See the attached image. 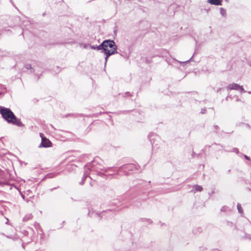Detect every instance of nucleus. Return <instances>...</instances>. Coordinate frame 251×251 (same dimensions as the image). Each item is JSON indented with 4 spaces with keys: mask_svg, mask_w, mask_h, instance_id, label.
Masks as SVG:
<instances>
[{
    "mask_svg": "<svg viewBox=\"0 0 251 251\" xmlns=\"http://www.w3.org/2000/svg\"><path fill=\"white\" fill-rule=\"evenodd\" d=\"M99 159V157H95L91 162L87 163L85 165V166L89 172L91 174L94 173V174H96L105 179L111 178L115 176V175L114 174H106V173L108 171H113L114 168L110 167L104 169V168L99 162L98 160Z\"/></svg>",
    "mask_w": 251,
    "mask_h": 251,
    "instance_id": "f257e3e1",
    "label": "nucleus"
},
{
    "mask_svg": "<svg viewBox=\"0 0 251 251\" xmlns=\"http://www.w3.org/2000/svg\"><path fill=\"white\" fill-rule=\"evenodd\" d=\"M0 114L4 120L9 124L17 126L20 127L25 126L21 119L16 116L10 108L0 105Z\"/></svg>",
    "mask_w": 251,
    "mask_h": 251,
    "instance_id": "f03ea898",
    "label": "nucleus"
},
{
    "mask_svg": "<svg viewBox=\"0 0 251 251\" xmlns=\"http://www.w3.org/2000/svg\"><path fill=\"white\" fill-rule=\"evenodd\" d=\"M103 42H105L104 46H103V53L105 55L104 65L105 66L110 56L118 53V47L113 40L105 39L103 41Z\"/></svg>",
    "mask_w": 251,
    "mask_h": 251,
    "instance_id": "7ed1b4c3",
    "label": "nucleus"
},
{
    "mask_svg": "<svg viewBox=\"0 0 251 251\" xmlns=\"http://www.w3.org/2000/svg\"><path fill=\"white\" fill-rule=\"evenodd\" d=\"M140 166L136 165L133 163H127L123 165L118 169H114L113 172H117L116 174H114L116 176L118 173L122 172L126 176H128L135 170H138Z\"/></svg>",
    "mask_w": 251,
    "mask_h": 251,
    "instance_id": "20e7f679",
    "label": "nucleus"
},
{
    "mask_svg": "<svg viewBox=\"0 0 251 251\" xmlns=\"http://www.w3.org/2000/svg\"><path fill=\"white\" fill-rule=\"evenodd\" d=\"M121 208H120L117 210H116L115 209H108L106 210H103L100 212H96V214L100 218V220H102L103 218H105L106 219H107L108 220L109 218L107 217L108 215L111 216V215L114 214L116 212H117L119 210H121Z\"/></svg>",
    "mask_w": 251,
    "mask_h": 251,
    "instance_id": "39448f33",
    "label": "nucleus"
},
{
    "mask_svg": "<svg viewBox=\"0 0 251 251\" xmlns=\"http://www.w3.org/2000/svg\"><path fill=\"white\" fill-rule=\"evenodd\" d=\"M40 136L41 138V142L38 146V148H49L52 145L51 142L45 136L43 133H40Z\"/></svg>",
    "mask_w": 251,
    "mask_h": 251,
    "instance_id": "423d86ee",
    "label": "nucleus"
},
{
    "mask_svg": "<svg viewBox=\"0 0 251 251\" xmlns=\"http://www.w3.org/2000/svg\"><path fill=\"white\" fill-rule=\"evenodd\" d=\"M198 53V50L197 49H195V50L193 54V55L191 56V57L188 60L185 61H179L177 60H175V62L179 63L180 65L184 66L186 64H187L188 63L190 62L194 61L195 62H199L200 61V59L194 60V58L195 55H196Z\"/></svg>",
    "mask_w": 251,
    "mask_h": 251,
    "instance_id": "0eeeda50",
    "label": "nucleus"
},
{
    "mask_svg": "<svg viewBox=\"0 0 251 251\" xmlns=\"http://www.w3.org/2000/svg\"><path fill=\"white\" fill-rule=\"evenodd\" d=\"M84 171L83 176L82 177L81 181L79 182V184L81 185H82L85 183V180L88 177H89L91 179H92L91 177L89 176L91 174L90 172H89V171L87 170L85 166H84Z\"/></svg>",
    "mask_w": 251,
    "mask_h": 251,
    "instance_id": "6e6552de",
    "label": "nucleus"
},
{
    "mask_svg": "<svg viewBox=\"0 0 251 251\" xmlns=\"http://www.w3.org/2000/svg\"><path fill=\"white\" fill-rule=\"evenodd\" d=\"M105 42H102L99 45H85L84 48L89 45L91 49L97 50L98 51H100L101 52L103 53V46H104Z\"/></svg>",
    "mask_w": 251,
    "mask_h": 251,
    "instance_id": "1a4fd4ad",
    "label": "nucleus"
},
{
    "mask_svg": "<svg viewBox=\"0 0 251 251\" xmlns=\"http://www.w3.org/2000/svg\"><path fill=\"white\" fill-rule=\"evenodd\" d=\"M207 2L216 6L222 5L223 0H207Z\"/></svg>",
    "mask_w": 251,
    "mask_h": 251,
    "instance_id": "9d476101",
    "label": "nucleus"
},
{
    "mask_svg": "<svg viewBox=\"0 0 251 251\" xmlns=\"http://www.w3.org/2000/svg\"><path fill=\"white\" fill-rule=\"evenodd\" d=\"M239 87V84L235 83H232L229 84L227 87V90H238V87Z\"/></svg>",
    "mask_w": 251,
    "mask_h": 251,
    "instance_id": "9b49d317",
    "label": "nucleus"
},
{
    "mask_svg": "<svg viewBox=\"0 0 251 251\" xmlns=\"http://www.w3.org/2000/svg\"><path fill=\"white\" fill-rule=\"evenodd\" d=\"M7 92V88L3 85L0 84V99Z\"/></svg>",
    "mask_w": 251,
    "mask_h": 251,
    "instance_id": "f8f14e48",
    "label": "nucleus"
},
{
    "mask_svg": "<svg viewBox=\"0 0 251 251\" xmlns=\"http://www.w3.org/2000/svg\"><path fill=\"white\" fill-rule=\"evenodd\" d=\"M24 68L27 71H29L30 73H32L35 71V69L30 64H25L24 66Z\"/></svg>",
    "mask_w": 251,
    "mask_h": 251,
    "instance_id": "ddd939ff",
    "label": "nucleus"
},
{
    "mask_svg": "<svg viewBox=\"0 0 251 251\" xmlns=\"http://www.w3.org/2000/svg\"><path fill=\"white\" fill-rule=\"evenodd\" d=\"M60 173H61V172H59L58 173H50L47 174L45 176L46 178H53V177L57 176Z\"/></svg>",
    "mask_w": 251,
    "mask_h": 251,
    "instance_id": "4468645a",
    "label": "nucleus"
},
{
    "mask_svg": "<svg viewBox=\"0 0 251 251\" xmlns=\"http://www.w3.org/2000/svg\"><path fill=\"white\" fill-rule=\"evenodd\" d=\"M202 232V229L201 227L200 226L194 227L193 229V233L195 235L199 234Z\"/></svg>",
    "mask_w": 251,
    "mask_h": 251,
    "instance_id": "2eb2a0df",
    "label": "nucleus"
},
{
    "mask_svg": "<svg viewBox=\"0 0 251 251\" xmlns=\"http://www.w3.org/2000/svg\"><path fill=\"white\" fill-rule=\"evenodd\" d=\"M203 190V188L201 186L199 185H195L193 187V191H194V193L197 192H201Z\"/></svg>",
    "mask_w": 251,
    "mask_h": 251,
    "instance_id": "dca6fc26",
    "label": "nucleus"
},
{
    "mask_svg": "<svg viewBox=\"0 0 251 251\" xmlns=\"http://www.w3.org/2000/svg\"><path fill=\"white\" fill-rule=\"evenodd\" d=\"M154 136V133H150L148 136V138H149V140L150 141L151 144L152 148L154 147V143L152 142V140H153V138L152 137H153Z\"/></svg>",
    "mask_w": 251,
    "mask_h": 251,
    "instance_id": "f3484780",
    "label": "nucleus"
},
{
    "mask_svg": "<svg viewBox=\"0 0 251 251\" xmlns=\"http://www.w3.org/2000/svg\"><path fill=\"white\" fill-rule=\"evenodd\" d=\"M119 95L124 98L132 96V94L129 92H126L124 93H120Z\"/></svg>",
    "mask_w": 251,
    "mask_h": 251,
    "instance_id": "a211bd4d",
    "label": "nucleus"
},
{
    "mask_svg": "<svg viewBox=\"0 0 251 251\" xmlns=\"http://www.w3.org/2000/svg\"><path fill=\"white\" fill-rule=\"evenodd\" d=\"M111 205H116L117 207H119L121 205V202L118 199L114 200L113 201L111 202Z\"/></svg>",
    "mask_w": 251,
    "mask_h": 251,
    "instance_id": "6ab92c4d",
    "label": "nucleus"
},
{
    "mask_svg": "<svg viewBox=\"0 0 251 251\" xmlns=\"http://www.w3.org/2000/svg\"><path fill=\"white\" fill-rule=\"evenodd\" d=\"M237 208L238 211L239 213L242 214L243 213V209L242 207L241 204L239 203H238L237 204Z\"/></svg>",
    "mask_w": 251,
    "mask_h": 251,
    "instance_id": "aec40b11",
    "label": "nucleus"
},
{
    "mask_svg": "<svg viewBox=\"0 0 251 251\" xmlns=\"http://www.w3.org/2000/svg\"><path fill=\"white\" fill-rule=\"evenodd\" d=\"M226 225L230 227H234V229L237 228L236 226L231 222L227 221H226Z\"/></svg>",
    "mask_w": 251,
    "mask_h": 251,
    "instance_id": "412c9836",
    "label": "nucleus"
},
{
    "mask_svg": "<svg viewBox=\"0 0 251 251\" xmlns=\"http://www.w3.org/2000/svg\"><path fill=\"white\" fill-rule=\"evenodd\" d=\"M220 14L223 16V17H226V9L223 8V7H221L220 8Z\"/></svg>",
    "mask_w": 251,
    "mask_h": 251,
    "instance_id": "4be33fe9",
    "label": "nucleus"
},
{
    "mask_svg": "<svg viewBox=\"0 0 251 251\" xmlns=\"http://www.w3.org/2000/svg\"><path fill=\"white\" fill-rule=\"evenodd\" d=\"M249 239L251 240V234L245 233V236L242 237L241 240Z\"/></svg>",
    "mask_w": 251,
    "mask_h": 251,
    "instance_id": "5701e85b",
    "label": "nucleus"
},
{
    "mask_svg": "<svg viewBox=\"0 0 251 251\" xmlns=\"http://www.w3.org/2000/svg\"><path fill=\"white\" fill-rule=\"evenodd\" d=\"M225 151H228V152H231V151H233V152H235L236 154H239V153H240L239 152V149L237 148H232V151H229V150H225Z\"/></svg>",
    "mask_w": 251,
    "mask_h": 251,
    "instance_id": "b1692460",
    "label": "nucleus"
},
{
    "mask_svg": "<svg viewBox=\"0 0 251 251\" xmlns=\"http://www.w3.org/2000/svg\"><path fill=\"white\" fill-rule=\"evenodd\" d=\"M32 217V216L31 215V214L27 215L23 218V221L24 222H26L29 219H31Z\"/></svg>",
    "mask_w": 251,
    "mask_h": 251,
    "instance_id": "393cba45",
    "label": "nucleus"
},
{
    "mask_svg": "<svg viewBox=\"0 0 251 251\" xmlns=\"http://www.w3.org/2000/svg\"><path fill=\"white\" fill-rule=\"evenodd\" d=\"M128 201H129L128 200H123V202L122 204V205H123V206H122V208L127 207L128 206V203L129 202Z\"/></svg>",
    "mask_w": 251,
    "mask_h": 251,
    "instance_id": "a878e982",
    "label": "nucleus"
},
{
    "mask_svg": "<svg viewBox=\"0 0 251 251\" xmlns=\"http://www.w3.org/2000/svg\"><path fill=\"white\" fill-rule=\"evenodd\" d=\"M111 113L110 112H100L99 113H95L93 115V117H98V116L100 115H101L102 114H104V113H106V114H108V113Z\"/></svg>",
    "mask_w": 251,
    "mask_h": 251,
    "instance_id": "bb28decb",
    "label": "nucleus"
},
{
    "mask_svg": "<svg viewBox=\"0 0 251 251\" xmlns=\"http://www.w3.org/2000/svg\"><path fill=\"white\" fill-rule=\"evenodd\" d=\"M139 220L142 222L145 221H147L149 224H151L152 223V221L151 219L148 218H141Z\"/></svg>",
    "mask_w": 251,
    "mask_h": 251,
    "instance_id": "cd10ccee",
    "label": "nucleus"
},
{
    "mask_svg": "<svg viewBox=\"0 0 251 251\" xmlns=\"http://www.w3.org/2000/svg\"><path fill=\"white\" fill-rule=\"evenodd\" d=\"M238 91H239L241 93L247 92V91L245 90V89H244L243 86L240 85H239Z\"/></svg>",
    "mask_w": 251,
    "mask_h": 251,
    "instance_id": "c85d7f7f",
    "label": "nucleus"
},
{
    "mask_svg": "<svg viewBox=\"0 0 251 251\" xmlns=\"http://www.w3.org/2000/svg\"><path fill=\"white\" fill-rule=\"evenodd\" d=\"M201 153H196L194 151H193V152L192 153V156L193 157H197L198 158H200L201 157Z\"/></svg>",
    "mask_w": 251,
    "mask_h": 251,
    "instance_id": "c756f323",
    "label": "nucleus"
},
{
    "mask_svg": "<svg viewBox=\"0 0 251 251\" xmlns=\"http://www.w3.org/2000/svg\"><path fill=\"white\" fill-rule=\"evenodd\" d=\"M37 225H38V226L40 228V231H41V232H42V234H41V237H40L41 239H42H42H44V238L45 234L43 233L42 229L40 227V225H39V224H37Z\"/></svg>",
    "mask_w": 251,
    "mask_h": 251,
    "instance_id": "7c9ffc66",
    "label": "nucleus"
},
{
    "mask_svg": "<svg viewBox=\"0 0 251 251\" xmlns=\"http://www.w3.org/2000/svg\"><path fill=\"white\" fill-rule=\"evenodd\" d=\"M228 209V207L226 206H223L221 208V211L226 212L227 211V209Z\"/></svg>",
    "mask_w": 251,
    "mask_h": 251,
    "instance_id": "2f4dec72",
    "label": "nucleus"
},
{
    "mask_svg": "<svg viewBox=\"0 0 251 251\" xmlns=\"http://www.w3.org/2000/svg\"><path fill=\"white\" fill-rule=\"evenodd\" d=\"M240 154H241V155H243V156H244V158H245V159H246V160H249V161H250V160H251V158H250V156H248V155H246V154H243V153H241Z\"/></svg>",
    "mask_w": 251,
    "mask_h": 251,
    "instance_id": "473e14b6",
    "label": "nucleus"
},
{
    "mask_svg": "<svg viewBox=\"0 0 251 251\" xmlns=\"http://www.w3.org/2000/svg\"><path fill=\"white\" fill-rule=\"evenodd\" d=\"M75 115L74 114H72V113H69V114H67L66 115H65L63 117H68L69 116H72V117H76V116H75Z\"/></svg>",
    "mask_w": 251,
    "mask_h": 251,
    "instance_id": "72a5a7b5",
    "label": "nucleus"
},
{
    "mask_svg": "<svg viewBox=\"0 0 251 251\" xmlns=\"http://www.w3.org/2000/svg\"><path fill=\"white\" fill-rule=\"evenodd\" d=\"M41 75H42V73H41L39 75V74H35V76L37 77L36 81H38L40 79Z\"/></svg>",
    "mask_w": 251,
    "mask_h": 251,
    "instance_id": "f704fd0d",
    "label": "nucleus"
},
{
    "mask_svg": "<svg viewBox=\"0 0 251 251\" xmlns=\"http://www.w3.org/2000/svg\"><path fill=\"white\" fill-rule=\"evenodd\" d=\"M206 112H207L206 109L204 108L201 109V113L204 114H205L206 113Z\"/></svg>",
    "mask_w": 251,
    "mask_h": 251,
    "instance_id": "c9c22d12",
    "label": "nucleus"
},
{
    "mask_svg": "<svg viewBox=\"0 0 251 251\" xmlns=\"http://www.w3.org/2000/svg\"><path fill=\"white\" fill-rule=\"evenodd\" d=\"M214 127L216 130L214 132L217 134L218 133L217 130L219 129V126L218 125H214Z\"/></svg>",
    "mask_w": 251,
    "mask_h": 251,
    "instance_id": "e433bc0d",
    "label": "nucleus"
},
{
    "mask_svg": "<svg viewBox=\"0 0 251 251\" xmlns=\"http://www.w3.org/2000/svg\"><path fill=\"white\" fill-rule=\"evenodd\" d=\"M215 145L219 146L221 147L222 148H224V146L223 145H222V144H217V143H215H215H214L212 144V145Z\"/></svg>",
    "mask_w": 251,
    "mask_h": 251,
    "instance_id": "4c0bfd02",
    "label": "nucleus"
},
{
    "mask_svg": "<svg viewBox=\"0 0 251 251\" xmlns=\"http://www.w3.org/2000/svg\"><path fill=\"white\" fill-rule=\"evenodd\" d=\"M59 187V186H57V187H54V188H51L50 189V192H52L53 190L56 189L57 188H58Z\"/></svg>",
    "mask_w": 251,
    "mask_h": 251,
    "instance_id": "58836bf2",
    "label": "nucleus"
},
{
    "mask_svg": "<svg viewBox=\"0 0 251 251\" xmlns=\"http://www.w3.org/2000/svg\"><path fill=\"white\" fill-rule=\"evenodd\" d=\"M207 249L205 248H201L200 251H207Z\"/></svg>",
    "mask_w": 251,
    "mask_h": 251,
    "instance_id": "ea45409f",
    "label": "nucleus"
},
{
    "mask_svg": "<svg viewBox=\"0 0 251 251\" xmlns=\"http://www.w3.org/2000/svg\"><path fill=\"white\" fill-rule=\"evenodd\" d=\"M229 99H232V97L230 95H228L226 98V100H228Z\"/></svg>",
    "mask_w": 251,
    "mask_h": 251,
    "instance_id": "a19ab883",
    "label": "nucleus"
},
{
    "mask_svg": "<svg viewBox=\"0 0 251 251\" xmlns=\"http://www.w3.org/2000/svg\"><path fill=\"white\" fill-rule=\"evenodd\" d=\"M56 69H57V70H55L54 71L56 72V73H58L60 71V70H59L58 66H56Z\"/></svg>",
    "mask_w": 251,
    "mask_h": 251,
    "instance_id": "79ce46f5",
    "label": "nucleus"
},
{
    "mask_svg": "<svg viewBox=\"0 0 251 251\" xmlns=\"http://www.w3.org/2000/svg\"><path fill=\"white\" fill-rule=\"evenodd\" d=\"M244 125H245L246 126L249 128H251V126H250L249 124H246V123H244Z\"/></svg>",
    "mask_w": 251,
    "mask_h": 251,
    "instance_id": "37998d69",
    "label": "nucleus"
},
{
    "mask_svg": "<svg viewBox=\"0 0 251 251\" xmlns=\"http://www.w3.org/2000/svg\"><path fill=\"white\" fill-rule=\"evenodd\" d=\"M210 10L209 8H204L203 9H201V11L202 10H204L205 11H206L207 13H208V11L209 10Z\"/></svg>",
    "mask_w": 251,
    "mask_h": 251,
    "instance_id": "c03bdc74",
    "label": "nucleus"
},
{
    "mask_svg": "<svg viewBox=\"0 0 251 251\" xmlns=\"http://www.w3.org/2000/svg\"><path fill=\"white\" fill-rule=\"evenodd\" d=\"M114 33L115 35H116V34H117V29H116V27H115V29H114Z\"/></svg>",
    "mask_w": 251,
    "mask_h": 251,
    "instance_id": "a18cd8bd",
    "label": "nucleus"
},
{
    "mask_svg": "<svg viewBox=\"0 0 251 251\" xmlns=\"http://www.w3.org/2000/svg\"><path fill=\"white\" fill-rule=\"evenodd\" d=\"M244 123H242V122H241V123H239V124H236V126H240L241 125H244Z\"/></svg>",
    "mask_w": 251,
    "mask_h": 251,
    "instance_id": "49530a36",
    "label": "nucleus"
},
{
    "mask_svg": "<svg viewBox=\"0 0 251 251\" xmlns=\"http://www.w3.org/2000/svg\"><path fill=\"white\" fill-rule=\"evenodd\" d=\"M87 215H88V216H89V217H92V216H91V212H90V210H89V212H88V214H87Z\"/></svg>",
    "mask_w": 251,
    "mask_h": 251,
    "instance_id": "de8ad7c7",
    "label": "nucleus"
},
{
    "mask_svg": "<svg viewBox=\"0 0 251 251\" xmlns=\"http://www.w3.org/2000/svg\"><path fill=\"white\" fill-rule=\"evenodd\" d=\"M212 251H221V250L218 249H214Z\"/></svg>",
    "mask_w": 251,
    "mask_h": 251,
    "instance_id": "09e8293b",
    "label": "nucleus"
},
{
    "mask_svg": "<svg viewBox=\"0 0 251 251\" xmlns=\"http://www.w3.org/2000/svg\"><path fill=\"white\" fill-rule=\"evenodd\" d=\"M222 89V88H219V89H218V90H217V93H219L221 90Z\"/></svg>",
    "mask_w": 251,
    "mask_h": 251,
    "instance_id": "8fccbe9b",
    "label": "nucleus"
},
{
    "mask_svg": "<svg viewBox=\"0 0 251 251\" xmlns=\"http://www.w3.org/2000/svg\"><path fill=\"white\" fill-rule=\"evenodd\" d=\"M213 193H214V192H212V193H208V198H209L210 197V196H211V194H213Z\"/></svg>",
    "mask_w": 251,
    "mask_h": 251,
    "instance_id": "3c124183",
    "label": "nucleus"
},
{
    "mask_svg": "<svg viewBox=\"0 0 251 251\" xmlns=\"http://www.w3.org/2000/svg\"><path fill=\"white\" fill-rule=\"evenodd\" d=\"M248 64L249 66H250L251 67V61H248Z\"/></svg>",
    "mask_w": 251,
    "mask_h": 251,
    "instance_id": "603ef678",
    "label": "nucleus"
},
{
    "mask_svg": "<svg viewBox=\"0 0 251 251\" xmlns=\"http://www.w3.org/2000/svg\"><path fill=\"white\" fill-rule=\"evenodd\" d=\"M21 197H22V198H23L24 200H25V195H23V194H21Z\"/></svg>",
    "mask_w": 251,
    "mask_h": 251,
    "instance_id": "864d4df0",
    "label": "nucleus"
},
{
    "mask_svg": "<svg viewBox=\"0 0 251 251\" xmlns=\"http://www.w3.org/2000/svg\"><path fill=\"white\" fill-rule=\"evenodd\" d=\"M146 62H147V63L149 64V63H150V61L149 60H148V59H147V60H146Z\"/></svg>",
    "mask_w": 251,
    "mask_h": 251,
    "instance_id": "5fc2aeb1",
    "label": "nucleus"
},
{
    "mask_svg": "<svg viewBox=\"0 0 251 251\" xmlns=\"http://www.w3.org/2000/svg\"><path fill=\"white\" fill-rule=\"evenodd\" d=\"M0 214L1 215H3V212L2 210L0 211Z\"/></svg>",
    "mask_w": 251,
    "mask_h": 251,
    "instance_id": "6e6d98bb",
    "label": "nucleus"
},
{
    "mask_svg": "<svg viewBox=\"0 0 251 251\" xmlns=\"http://www.w3.org/2000/svg\"><path fill=\"white\" fill-rule=\"evenodd\" d=\"M90 185L91 186H92L93 185V184L92 181H91V182H90Z\"/></svg>",
    "mask_w": 251,
    "mask_h": 251,
    "instance_id": "4d7b16f0",
    "label": "nucleus"
},
{
    "mask_svg": "<svg viewBox=\"0 0 251 251\" xmlns=\"http://www.w3.org/2000/svg\"><path fill=\"white\" fill-rule=\"evenodd\" d=\"M231 172V170L230 169H229L228 171H227V173H230Z\"/></svg>",
    "mask_w": 251,
    "mask_h": 251,
    "instance_id": "13d9d810",
    "label": "nucleus"
},
{
    "mask_svg": "<svg viewBox=\"0 0 251 251\" xmlns=\"http://www.w3.org/2000/svg\"><path fill=\"white\" fill-rule=\"evenodd\" d=\"M6 237L8 238H12V237H11V236H6Z\"/></svg>",
    "mask_w": 251,
    "mask_h": 251,
    "instance_id": "bf43d9fd",
    "label": "nucleus"
},
{
    "mask_svg": "<svg viewBox=\"0 0 251 251\" xmlns=\"http://www.w3.org/2000/svg\"><path fill=\"white\" fill-rule=\"evenodd\" d=\"M247 92L248 93V94H251V91H247Z\"/></svg>",
    "mask_w": 251,
    "mask_h": 251,
    "instance_id": "052dcab7",
    "label": "nucleus"
},
{
    "mask_svg": "<svg viewBox=\"0 0 251 251\" xmlns=\"http://www.w3.org/2000/svg\"><path fill=\"white\" fill-rule=\"evenodd\" d=\"M22 247H23V248H25V246H24V244H22Z\"/></svg>",
    "mask_w": 251,
    "mask_h": 251,
    "instance_id": "680f3d73",
    "label": "nucleus"
},
{
    "mask_svg": "<svg viewBox=\"0 0 251 251\" xmlns=\"http://www.w3.org/2000/svg\"><path fill=\"white\" fill-rule=\"evenodd\" d=\"M236 100H237V101H240V99H237Z\"/></svg>",
    "mask_w": 251,
    "mask_h": 251,
    "instance_id": "e2e57ef3",
    "label": "nucleus"
},
{
    "mask_svg": "<svg viewBox=\"0 0 251 251\" xmlns=\"http://www.w3.org/2000/svg\"><path fill=\"white\" fill-rule=\"evenodd\" d=\"M45 14H46V13H44L43 14V16H45Z\"/></svg>",
    "mask_w": 251,
    "mask_h": 251,
    "instance_id": "0e129e2a",
    "label": "nucleus"
},
{
    "mask_svg": "<svg viewBox=\"0 0 251 251\" xmlns=\"http://www.w3.org/2000/svg\"><path fill=\"white\" fill-rule=\"evenodd\" d=\"M10 2L13 4V2H12V0H10Z\"/></svg>",
    "mask_w": 251,
    "mask_h": 251,
    "instance_id": "69168bd1",
    "label": "nucleus"
},
{
    "mask_svg": "<svg viewBox=\"0 0 251 251\" xmlns=\"http://www.w3.org/2000/svg\"><path fill=\"white\" fill-rule=\"evenodd\" d=\"M211 146L209 145V146H208V147L209 148L211 147Z\"/></svg>",
    "mask_w": 251,
    "mask_h": 251,
    "instance_id": "338daca9",
    "label": "nucleus"
},
{
    "mask_svg": "<svg viewBox=\"0 0 251 251\" xmlns=\"http://www.w3.org/2000/svg\"><path fill=\"white\" fill-rule=\"evenodd\" d=\"M65 221H63V222H62V224H64L65 223Z\"/></svg>",
    "mask_w": 251,
    "mask_h": 251,
    "instance_id": "774afa93",
    "label": "nucleus"
}]
</instances>
